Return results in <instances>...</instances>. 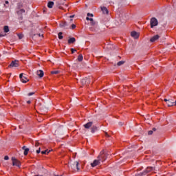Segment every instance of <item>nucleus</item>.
<instances>
[{
  "instance_id": "nucleus-4",
  "label": "nucleus",
  "mask_w": 176,
  "mask_h": 176,
  "mask_svg": "<svg viewBox=\"0 0 176 176\" xmlns=\"http://www.w3.org/2000/svg\"><path fill=\"white\" fill-rule=\"evenodd\" d=\"M19 78L22 83H27V82L29 80L28 78H27V76L23 73L19 75Z\"/></svg>"
},
{
  "instance_id": "nucleus-20",
  "label": "nucleus",
  "mask_w": 176,
  "mask_h": 176,
  "mask_svg": "<svg viewBox=\"0 0 176 176\" xmlns=\"http://www.w3.org/2000/svg\"><path fill=\"white\" fill-rule=\"evenodd\" d=\"M78 61H83V55L82 54H80L78 57Z\"/></svg>"
},
{
  "instance_id": "nucleus-22",
  "label": "nucleus",
  "mask_w": 176,
  "mask_h": 176,
  "mask_svg": "<svg viewBox=\"0 0 176 176\" xmlns=\"http://www.w3.org/2000/svg\"><path fill=\"white\" fill-rule=\"evenodd\" d=\"M58 39H63V32H60L58 34Z\"/></svg>"
},
{
  "instance_id": "nucleus-43",
  "label": "nucleus",
  "mask_w": 176,
  "mask_h": 176,
  "mask_svg": "<svg viewBox=\"0 0 176 176\" xmlns=\"http://www.w3.org/2000/svg\"><path fill=\"white\" fill-rule=\"evenodd\" d=\"M30 102H31V100H28V101H27V103H28V104H30Z\"/></svg>"
},
{
  "instance_id": "nucleus-39",
  "label": "nucleus",
  "mask_w": 176,
  "mask_h": 176,
  "mask_svg": "<svg viewBox=\"0 0 176 176\" xmlns=\"http://www.w3.org/2000/svg\"><path fill=\"white\" fill-rule=\"evenodd\" d=\"M119 126H123L122 122H119Z\"/></svg>"
},
{
  "instance_id": "nucleus-44",
  "label": "nucleus",
  "mask_w": 176,
  "mask_h": 176,
  "mask_svg": "<svg viewBox=\"0 0 176 176\" xmlns=\"http://www.w3.org/2000/svg\"><path fill=\"white\" fill-rule=\"evenodd\" d=\"M38 36H42V35L41 34H38Z\"/></svg>"
},
{
  "instance_id": "nucleus-31",
  "label": "nucleus",
  "mask_w": 176,
  "mask_h": 176,
  "mask_svg": "<svg viewBox=\"0 0 176 176\" xmlns=\"http://www.w3.org/2000/svg\"><path fill=\"white\" fill-rule=\"evenodd\" d=\"M71 52H72V54H74V53H75V52H76V50L72 48Z\"/></svg>"
},
{
  "instance_id": "nucleus-25",
  "label": "nucleus",
  "mask_w": 176,
  "mask_h": 176,
  "mask_svg": "<svg viewBox=\"0 0 176 176\" xmlns=\"http://www.w3.org/2000/svg\"><path fill=\"white\" fill-rule=\"evenodd\" d=\"M18 36H19V39H23V38H24V35H23L21 34H18Z\"/></svg>"
},
{
  "instance_id": "nucleus-24",
  "label": "nucleus",
  "mask_w": 176,
  "mask_h": 176,
  "mask_svg": "<svg viewBox=\"0 0 176 176\" xmlns=\"http://www.w3.org/2000/svg\"><path fill=\"white\" fill-rule=\"evenodd\" d=\"M4 32H9V26H4Z\"/></svg>"
},
{
  "instance_id": "nucleus-40",
  "label": "nucleus",
  "mask_w": 176,
  "mask_h": 176,
  "mask_svg": "<svg viewBox=\"0 0 176 176\" xmlns=\"http://www.w3.org/2000/svg\"><path fill=\"white\" fill-rule=\"evenodd\" d=\"M156 131V128H153V130L151 131Z\"/></svg>"
},
{
  "instance_id": "nucleus-14",
  "label": "nucleus",
  "mask_w": 176,
  "mask_h": 176,
  "mask_svg": "<svg viewBox=\"0 0 176 176\" xmlns=\"http://www.w3.org/2000/svg\"><path fill=\"white\" fill-rule=\"evenodd\" d=\"M36 74H37V76H39V78H43V75H45L43 70H38L36 72Z\"/></svg>"
},
{
  "instance_id": "nucleus-46",
  "label": "nucleus",
  "mask_w": 176,
  "mask_h": 176,
  "mask_svg": "<svg viewBox=\"0 0 176 176\" xmlns=\"http://www.w3.org/2000/svg\"><path fill=\"white\" fill-rule=\"evenodd\" d=\"M98 159H100V156L98 157Z\"/></svg>"
},
{
  "instance_id": "nucleus-38",
  "label": "nucleus",
  "mask_w": 176,
  "mask_h": 176,
  "mask_svg": "<svg viewBox=\"0 0 176 176\" xmlns=\"http://www.w3.org/2000/svg\"><path fill=\"white\" fill-rule=\"evenodd\" d=\"M6 5H9V1H6Z\"/></svg>"
},
{
  "instance_id": "nucleus-16",
  "label": "nucleus",
  "mask_w": 176,
  "mask_h": 176,
  "mask_svg": "<svg viewBox=\"0 0 176 176\" xmlns=\"http://www.w3.org/2000/svg\"><path fill=\"white\" fill-rule=\"evenodd\" d=\"M76 39L75 38V37H72V38H69L68 43L69 45H71V43H74V42H76Z\"/></svg>"
},
{
  "instance_id": "nucleus-30",
  "label": "nucleus",
  "mask_w": 176,
  "mask_h": 176,
  "mask_svg": "<svg viewBox=\"0 0 176 176\" xmlns=\"http://www.w3.org/2000/svg\"><path fill=\"white\" fill-rule=\"evenodd\" d=\"M86 20L89 21H93V19L92 18H89V16H87L86 18Z\"/></svg>"
},
{
  "instance_id": "nucleus-19",
  "label": "nucleus",
  "mask_w": 176,
  "mask_h": 176,
  "mask_svg": "<svg viewBox=\"0 0 176 176\" xmlns=\"http://www.w3.org/2000/svg\"><path fill=\"white\" fill-rule=\"evenodd\" d=\"M28 152H30V148H25L23 152V155L27 156L28 155Z\"/></svg>"
},
{
  "instance_id": "nucleus-5",
  "label": "nucleus",
  "mask_w": 176,
  "mask_h": 176,
  "mask_svg": "<svg viewBox=\"0 0 176 176\" xmlns=\"http://www.w3.org/2000/svg\"><path fill=\"white\" fill-rule=\"evenodd\" d=\"M158 22L156 18H151V28H153V27H156L157 25Z\"/></svg>"
},
{
  "instance_id": "nucleus-9",
  "label": "nucleus",
  "mask_w": 176,
  "mask_h": 176,
  "mask_svg": "<svg viewBox=\"0 0 176 176\" xmlns=\"http://www.w3.org/2000/svg\"><path fill=\"white\" fill-rule=\"evenodd\" d=\"M59 27H60V28H64V30H68V23L66 21L61 22Z\"/></svg>"
},
{
  "instance_id": "nucleus-42",
  "label": "nucleus",
  "mask_w": 176,
  "mask_h": 176,
  "mask_svg": "<svg viewBox=\"0 0 176 176\" xmlns=\"http://www.w3.org/2000/svg\"><path fill=\"white\" fill-rule=\"evenodd\" d=\"M164 101H165V102H167L168 101V100L167 99H164Z\"/></svg>"
},
{
  "instance_id": "nucleus-18",
  "label": "nucleus",
  "mask_w": 176,
  "mask_h": 176,
  "mask_svg": "<svg viewBox=\"0 0 176 176\" xmlns=\"http://www.w3.org/2000/svg\"><path fill=\"white\" fill-rule=\"evenodd\" d=\"M51 74H52V75H57V74H60V71L54 70V71L51 72Z\"/></svg>"
},
{
  "instance_id": "nucleus-26",
  "label": "nucleus",
  "mask_w": 176,
  "mask_h": 176,
  "mask_svg": "<svg viewBox=\"0 0 176 176\" xmlns=\"http://www.w3.org/2000/svg\"><path fill=\"white\" fill-rule=\"evenodd\" d=\"M34 94H35V92H30V93H29V94H28V96L29 97H31V96H34Z\"/></svg>"
},
{
  "instance_id": "nucleus-12",
  "label": "nucleus",
  "mask_w": 176,
  "mask_h": 176,
  "mask_svg": "<svg viewBox=\"0 0 176 176\" xmlns=\"http://www.w3.org/2000/svg\"><path fill=\"white\" fill-rule=\"evenodd\" d=\"M131 35L133 38H135V39H137L138 38V36H140V35L138 34V33L135 31H133L131 33Z\"/></svg>"
},
{
  "instance_id": "nucleus-47",
  "label": "nucleus",
  "mask_w": 176,
  "mask_h": 176,
  "mask_svg": "<svg viewBox=\"0 0 176 176\" xmlns=\"http://www.w3.org/2000/svg\"><path fill=\"white\" fill-rule=\"evenodd\" d=\"M70 21H72V19H70Z\"/></svg>"
},
{
  "instance_id": "nucleus-33",
  "label": "nucleus",
  "mask_w": 176,
  "mask_h": 176,
  "mask_svg": "<svg viewBox=\"0 0 176 176\" xmlns=\"http://www.w3.org/2000/svg\"><path fill=\"white\" fill-rule=\"evenodd\" d=\"M35 146H36V148H37V146H39V142H36Z\"/></svg>"
},
{
  "instance_id": "nucleus-17",
  "label": "nucleus",
  "mask_w": 176,
  "mask_h": 176,
  "mask_svg": "<svg viewBox=\"0 0 176 176\" xmlns=\"http://www.w3.org/2000/svg\"><path fill=\"white\" fill-rule=\"evenodd\" d=\"M54 6V2H53V1H50V2H48V3H47V7H48L50 9H52Z\"/></svg>"
},
{
  "instance_id": "nucleus-3",
  "label": "nucleus",
  "mask_w": 176,
  "mask_h": 176,
  "mask_svg": "<svg viewBox=\"0 0 176 176\" xmlns=\"http://www.w3.org/2000/svg\"><path fill=\"white\" fill-rule=\"evenodd\" d=\"M71 167L74 171H79V162H74L71 164Z\"/></svg>"
},
{
  "instance_id": "nucleus-1",
  "label": "nucleus",
  "mask_w": 176,
  "mask_h": 176,
  "mask_svg": "<svg viewBox=\"0 0 176 176\" xmlns=\"http://www.w3.org/2000/svg\"><path fill=\"white\" fill-rule=\"evenodd\" d=\"M83 127L86 129L87 130H89V129H91V133H94L97 130H98V127H97V125H94V122L93 121H89L87 122L85 124L83 125Z\"/></svg>"
},
{
  "instance_id": "nucleus-10",
  "label": "nucleus",
  "mask_w": 176,
  "mask_h": 176,
  "mask_svg": "<svg viewBox=\"0 0 176 176\" xmlns=\"http://www.w3.org/2000/svg\"><path fill=\"white\" fill-rule=\"evenodd\" d=\"M100 163V160H95L93 163L91 164V167H96V166H99Z\"/></svg>"
},
{
  "instance_id": "nucleus-6",
  "label": "nucleus",
  "mask_w": 176,
  "mask_h": 176,
  "mask_svg": "<svg viewBox=\"0 0 176 176\" xmlns=\"http://www.w3.org/2000/svg\"><path fill=\"white\" fill-rule=\"evenodd\" d=\"M23 13H25V10L20 9L16 11V14H18V16L21 20H23Z\"/></svg>"
},
{
  "instance_id": "nucleus-32",
  "label": "nucleus",
  "mask_w": 176,
  "mask_h": 176,
  "mask_svg": "<svg viewBox=\"0 0 176 176\" xmlns=\"http://www.w3.org/2000/svg\"><path fill=\"white\" fill-rule=\"evenodd\" d=\"M93 14L87 13V17H93Z\"/></svg>"
},
{
  "instance_id": "nucleus-29",
  "label": "nucleus",
  "mask_w": 176,
  "mask_h": 176,
  "mask_svg": "<svg viewBox=\"0 0 176 176\" xmlns=\"http://www.w3.org/2000/svg\"><path fill=\"white\" fill-rule=\"evenodd\" d=\"M148 135H152V134H153V131H148Z\"/></svg>"
},
{
  "instance_id": "nucleus-8",
  "label": "nucleus",
  "mask_w": 176,
  "mask_h": 176,
  "mask_svg": "<svg viewBox=\"0 0 176 176\" xmlns=\"http://www.w3.org/2000/svg\"><path fill=\"white\" fill-rule=\"evenodd\" d=\"M166 104L168 107H175L176 105V100L174 102L171 99H168V101L166 102Z\"/></svg>"
},
{
  "instance_id": "nucleus-21",
  "label": "nucleus",
  "mask_w": 176,
  "mask_h": 176,
  "mask_svg": "<svg viewBox=\"0 0 176 176\" xmlns=\"http://www.w3.org/2000/svg\"><path fill=\"white\" fill-rule=\"evenodd\" d=\"M123 64H124V60H121L117 63V65H118V67H120V65H123Z\"/></svg>"
},
{
  "instance_id": "nucleus-11",
  "label": "nucleus",
  "mask_w": 176,
  "mask_h": 176,
  "mask_svg": "<svg viewBox=\"0 0 176 176\" xmlns=\"http://www.w3.org/2000/svg\"><path fill=\"white\" fill-rule=\"evenodd\" d=\"M159 38H160V36L159 35H155L154 36H153L151 39H150V42H156V41H157V39H159Z\"/></svg>"
},
{
  "instance_id": "nucleus-2",
  "label": "nucleus",
  "mask_w": 176,
  "mask_h": 176,
  "mask_svg": "<svg viewBox=\"0 0 176 176\" xmlns=\"http://www.w3.org/2000/svg\"><path fill=\"white\" fill-rule=\"evenodd\" d=\"M12 166H16V167H21V163L16 157H12Z\"/></svg>"
},
{
  "instance_id": "nucleus-23",
  "label": "nucleus",
  "mask_w": 176,
  "mask_h": 176,
  "mask_svg": "<svg viewBox=\"0 0 176 176\" xmlns=\"http://www.w3.org/2000/svg\"><path fill=\"white\" fill-rule=\"evenodd\" d=\"M50 151H47V150L41 151L42 155H47L50 153Z\"/></svg>"
},
{
  "instance_id": "nucleus-36",
  "label": "nucleus",
  "mask_w": 176,
  "mask_h": 176,
  "mask_svg": "<svg viewBox=\"0 0 176 176\" xmlns=\"http://www.w3.org/2000/svg\"><path fill=\"white\" fill-rule=\"evenodd\" d=\"M105 137L109 138L111 136L108 134V133L105 132Z\"/></svg>"
},
{
  "instance_id": "nucleus-13",
  "label": "nucleus",
  "mask_w": 176,
  "mask_h": 176,
  "mask_svg": "<svg viewBox=\"0 0 176 176\" xmlns=\"http://www.w3.org/2000/svg\"><path fill=\"white\" fill-rule=\"evenodd\" d=\"M9 67H19V61L18 60H14L12 61Z\"/></svg>"
},
{
  "instance_id": "nucleus-27",
  "label": "nucleus",
  "mask_w": 176,
  "mask_h": 176,
  "mask_svg": "<svg viewBox=\"0 0 176 176\" xmlns=\"http://www.w3.org/2000/svg\"><path fill=\"white\" fill-rule=\"evenodd\" d=\"M91 25H96V22L94 21V20L91 21L90 23Z\"/></svg>"
},
{
  "instance_id": "nucleus-35",
  "label": "nucleus",
  "mask_w": 176,
  "mask_h": 176,
  "mask_svg": "<svg viewBox=\"0 0 176 176\" xmlns=\"http://www.w3.org/2000/svg\"><path fill=\"white\" fill-rule=\"evenodd\" d=\"M8 159H9V156L6 155V156L4 157V160H8Z\"/></svg>"
},
{
  "instance_id": "nucleus-28",
  "label": "nucleus",
  "mask_w": 176,
  "mask_h": 176,
  "mask_svg": "<svg viewBox=\"0 0 176 176\" xmlns=\"http://www.w3.org/2000/svg\"><path fill=\"white\" fill-rule=\"evenodd\" d=\"M75 28H76V25L72 24V30H75Z\"/></svg>"
},
{
  "instance_id": "nucleus-7",
  "label": "nucleus",
  "mask_w": 176,
  "mask_h": 176,
  "mask_svg": "<svg viewBox=\"0 0 176 176\" xmlns=\"http://www.w3.org/2000/svg\"><path fill=\"white\" fill-rule=\"evenodd\" d=\"M89 83H90V78H82L81 80V84L82 85H89Z\"/></svg>"
},
{
  "instance_id": "nucleus-15",
  "label": "nucleus",
  "mask_w": 176,
  "mask_h": 176,
  "mask_svg": "<svg viewBox=\"0 0 176 176\" xmlns=\"http://www.w3.org/2000/svg\"><path fill=\"white\" fill-rule=\"evenodd\" d=\"M101 10L103 12L104 14H108V13H109L107 7H101Z\"/></svg>"
},
{
  "instance_id": "nucleus-45",
  "label": "nucleus",
  "mask_w": 176,
  "mask_h": 176,
  "mask_svg": "<svg viewBox=\"0 0 176 176\" xmlns=\"http://www.w3.org/2000/svg\"><path fill=\"white\" fill-rule=\"evenodd\" d=\"M59 9H63V7H59Z\"/></svg>"
},
{
  "instance_id": "nucleus-34",
  "label": "nucleus",
  "mask_w": 176,
  "mask_h": 176,
  "mask_svg": "<svg viewBox=\"0 0 176 176\" xmlns=\"http://www.w3.org/2000/svg\"><path fill=\"white\" fill-rule=\"evenodd\" d=\"M36 153H41V147H39L38 149L36 150Z\"/></svg>"
},
{
  "instance_id": "nucleus-37",
  "label": "nucleus",
  "mask_w": 176,
  "mask_h": 176,
  "mask_svg": "<svg viewBox=\"0 0 176 176\" xmlns=\"http://www.w3.org/2000/svg\"><path fill=\"white\" fill-rule=\"evenodd\" d=\"M28 148H27L25 146H23V147H22V149L23 150V151H25V149H28Z\"/></svg>"
},
{
  "instance_id": "nucleus-41",
  "label": "nucleus",
  "mask_w": 176,
  "mask_h": 176,
  "mask_svg": "<svg viewBox=\"0 0 176 176\" xmlns=\"http://www.w3.org/2000/svg\"><path fill=\"white\" fill-rule=\"evenodd\" d=\"M73 17H75V15L70 16V19H72Z\"/></svg>"
}]
</instances>
